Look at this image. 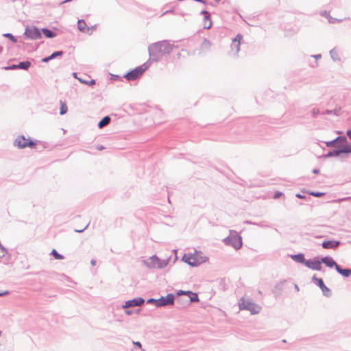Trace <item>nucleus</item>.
I'll use <instances>...</instances> for the list:
<instances>
[{
  "label": "nucleus",
  "instance_id": "obj_1",
  "mask_svg": "<svg viewBox=\"0 0 351 351\" xmlns=\"http://www.w3.org/2000/svg\"><path fill=\"white\" fill-rule=\"evenodd\" d=\"M182 259L188 265L195 267L206 263L208 258L202 252L195 251L194 253L185 254Z\"/></svg>",
  "mask_w": 351,
  "mask_h": 351
},
{
  "label": "nucleus",
  "instance_id": "obj_2",
  "mask_svg": "<svg viewBox=\"0 0 351 351\" xmlns=\"http://www.w3.org/2000/svg\"><path fill=\"white\" fill-rule=\"evenodd\" d=\"M238 305L240 310L249 311L252 315L258 314L261 309L259 305L254 303L250 298L245 296L239 300Z\"/></svg>",
  "mask_w": 351,
  "mask_h": 351
},
{
  "label": "nucleus",
  "instance_id": "obj_3",
  "mask_svg": "<svg viewBox=\"0 0 351 351\" xmlns=\"http://www.w3.org/2000/svg\"><path fill=\"white\" fill-rule=\"evenodd\" d=\"M145 264L149 268L161 269L165 267L167 263L160 260L157 256H153L145 261Z\"/></svg>",
  "mask_w": 351,
  "mask_h": 351
},
{
  "label": "nucleus",
  "instance_id": "obj_4",
  "mask_svg": "<svg viewBox=\"0 0 351 351\" xmlns=\"http://www.w3.org/2000/svg\"><path fill=\"white\" fill-rule=\"evenodd\" d=\"M146 67L144 66H141L139 67L135 68L134 70L128 72L124 75V77L126 78L128 81L135 80L139 78L143 73L145 71Z\"/></svg>",
  "mask_w": 351,
  "mask_h": 351
},
{
  "label": "nucleus",
  "instance_id": "obj_5",
  "mask_svg": "<svg viewBox=\"0 0 351 351\" xmlns=\"http://www.w3.org/2000/svg\"><path fill=\"white\" fill-rule=\"evenodd\" d=\"M175 295L173 293H168L166 296H162L158 298V308L173 306L174 304Z\"/></svg>",
  "mask_w": 351,
  "mask_h": 351
},
{
  "label": "nucleus",
  "instance_id": "obj_6",
  "mask_svg": "<svg viewBox=\"0 0 351 351\" xmlns=\"http://www.w3.org/2000/svg\"><path fill=\"white\" fill-rule=\"evenodd\" d=\"M15 143L19 148L32 147L36 145L31 139L25 138L24 136H19L15 140Z\"/></svg>",
  "mask_w": 351,
  "mask_h": 351
},
{
  "label": "nucleus",
  "instance_id": "obj_7",
  "mask_svg": "<svg viewBox=\"0 0 351 351\" xmlns=\"http://www.w3.org/2000/svg\"><path fill=\"white\" fill-rule=\"evenodd\" d=\"M335 146H338L339 144L342 145L341 152L351 153V145H350L345 138L339 137L334 141Z\"/></svg>",
  "mask_w": 351,
  "mask_h": 351
},
{
  "label": "nucleus",
  "instance_id": "obj_8",
  "mask_svg": "<svg viewBox=\"0 0 351 351\" xmlns=\"http://www.w3.org/2000/svg\"><path fill=\"white\" fill-rule=\"evenodd\" d=\"M145 302L144 299L142 298H136L130 300H128L123 305V308H128L130 307L139 306Z\"/></svg>",
  "mask_w": 351,
  "mask_h": 351
},
{
  "label": "nucleus",
  "instance_id": "obj_9",
  "mask_svg": "<svg viewBox=\"0 0 351 351\" xmlns=\"http://www.w3.org/2000/svg\"><path fill=\"white\" fill-rule=\"evenodd\" d=\"M243 38L242 35L237 34L236 37L232 40L231 43V50L234 53H238L240 50V45Z\"/></svg>",
  "mask_w": 351,
  "mask_h": 351
},
{
  "label": "nucleus",
  "instance_id": "obj_10",
  "mask_svg": "<svg viewBox=\"0 0 351 351\" xmlns=\"http://www.w3.org/2000/svg\"><path fill=\"white\" fill-rule=\"evenodd\" d=\"M25 34L32 39H38L41 37L39 29L35 27L26 29Z\"/></svg>",
  "mask_w": 351,
  "mask_h": 351
},
{
  "label": "nucleus",
  "instance_id": "obj_11",
  "mask_svg": "<svg viewBox=\"0 0 351 351\" xmlns=\"http://www.w3.org/2000/svg\"><path fill=\"white\" fill-rule=\"evenodd\" d=\"M78 29L82 32L91 34L93 30H95V27H88L84 20H79L77 22Z\"/></svg>",
  "mask_w": 351,
  "mask_h": 351
},
{
  "label": "nucleus",
  "instance_id": "obj_12",
  "mask_svg": "<svg viewBox=\"0 0 351 351\" xmlns=\"http://www.w3.org/2000/svg\"><path fill=\"white\" fill-rule=\"evenodd\" d=\"M305 265L315 270H320L322 268L321 262L319 261L318 260L306 261L305 262Z\"/></svg>",
  "mask_w": 351,
  "mask_h": 351
},
{
  "label": "nucleus",
  "instance_id": "obj_13",
  "mask_svg": "<svg viewBox=\"0 0 351 351\" xmlns=\"http://www.w3.org/2000/svg\"><path fill=\"white\" fill-rule=\"evenodd\" d=\"M177 294L178 295H182V294L188 295L190 302H198L199 301V298H198L197 295L196 293H193V292H191V291H179L177 293Z\"/></svg>",
  "mask_w": 351,
  "mask_h": 351
},
{
  "label": "nucleus",
  "instance_id": "obj_14",
  "mask_svg": "<svg viewBox=\"0 0 351 351\" xmlns=\"http://www.w3.org/2000/svg\"><path fill=\"white\" fill-rule=\"evenodd\" d=\"M202 14L204 15V27L206 29H210L212 26V21L210 18V15L207 11H202Z\"/></svg>",
  "mask_w": 351,
  "mask_h": 351
},
{
  "label": "nucleus",
  "instance_id": "obj_15",
  "mask_svg": "<svg viewBox=\"0 0 351 351\" xmlns=\"http://www.w3.org/2000/svg\"><path fill=\"white\" fill-rule=\"evenodd\" d=\"M339 245V241H327L322 243V247L325 249H332L336 248Z\"/></svg>",
  "mask_w": 351,
  "mask_h": 351
},
{
  "label": "nucleus",
  "instance_id": "obj_16",
  "mask_svg": "<svg viewBox=\"0 0 351 351\" xmlns=\"http://www.w3.org/2000/svg\"><path fill=\"white\" fill-rule=\"evenodd\" d=\"M322 263L326 264L328 267H332L338 265L331 258L325 257L322 259Z\"/></svg>",
  "mask_w": 351,
  "mask_h": 351
},
{
  "label": "nucleus",
  "instance_id": "obj_17",
  "mask_svg": "<svg viewBox=\"0 0 351 351\" xmlns=\"http://www.w3.org/2000/svg\"><path fill=\"white\" fill-rule=\"evenodd\" d=\"M336 269L339 273L342 274L343 276L348 277L351 274V270L349 269H341L339 265H336Z\"/></svg>",
  "mask_w": 351,
  "mask_h": 351
},
{
  "label": "nucleus",
  "instance_id": "obj_18",
  "mask_svg": "<svg viewBox=\"0 0 351 351\" xmlns=\"http://www.w3.org/2000/svg\"><path fill=\"white\" fill-rule=\"evenodd\" d=\"M110 119L109 117H104L98 123V127L99 128H102L103 127L107 125L110 123Z\"/></svg>",
  "mask_w": 351,
  "mask_h": 351
},
{
  "label": "nucleus",
  "instance_id": "obj_19",
  "mask_svg": "<svg viewBox=\"0 0 351 351\" xmlns=\"http://www.w3.org/2000/svg\"><path fill=\"white\" fill-rule=\"evenodd\" d=\"M233 241V245L236 249H239L242 245L241 237H234L232 239Z\"/></svg>",
  "mask_w": 351,
  "mask_h": 351
},
{
  "label": "nucleus",
  "instance_id": "obj_20",
  "mask_svg": "<svg viewBox=\"0 0 351 351\" xmlns=\"http://www.w3.org/2000/svg\"><path fill=\"white\" fill-rule=\"evenodd\" d=\"M211 45V43L209 40L204 39L202 43L201 49L203 51L208 50L210 48Z\"/></svg>",
  "mask_w": 351,
  "mask_h": 351
},
{
  "label": "nucleus",
  "instance_id": "obj_21",
  "mask_svg": "<svg viewBox=\"0 0 351 351\" xmlns=\"http://www.w3.org/2000/svg\"><path fill=\"white\" fill-rule=\"evenodd\" d=\"M293 258L300 263H302L305 264V262L306 261L304 258V256L303 254H298L293 256Z\"/></svg>",
  "mask_w": 351,
  "mask_h": 351
},
{
  "label": "nucleus",
  "instance_id": "obj_22",
  "mask_svg": "<svg viewBox=\"0 0 351 351\" xmlns=\"http://www.w3.org/2000/svg\"><path fill=\"white\" fill-rule=\"evenodd\" d=\"M31 63L28 61L20 62L18 64L19 69H27L30 66Z\"/></svg>",
  "mask_w": 351,
  "mask_h": 351
},
{
  "label": "nucleus",
  "instance_id": "obj_23",
  "mask_svg": "<svg viewBox=\"0 0 351 351\" xmlns=\"http://www.w3.org/2000/svg\"><path fill=\"white\" fill-rule=\"evenodd\" d=\"M43 32L44 35L47 38H53L55 36V34L48 29H43Z\"/></svg>",
  "mask_w": 351,
  "mask_h": 351
},
{
  "label": "nucleus",
  "instance_id": "obj_24",
  "mask_svg": "<svg viewBox=\"0 0 351 351\" xmlns=\"http://www.w3.org/2000/svg\"><path fill=\"white\" fill-rule=\"evenodd\" d=\"M51 254L53 256L54 258L57 260H62L64 258V256L59 253L56 250H52Z\"/></svg>",
  "mask_w": 351,
  "mask_h": 351
},
{
  "label": "nucleus",
  "instance_id": "obj_25",
  "mask_svg": "<svg viewBox=\"0 0 351 351\" xmlns=\"http://www.w3.org/2000/svg\"><path fill=\"white\" fill-rule=\"evenodd\" d=\"M319 287L322 289V291L324 295L329 296L330 295V291L328 287Z\"/></svg>",
  "mask_w": 351,
  "mask_h": 351
},
{
  "label": "nucleus",
  "instance_id": "obj_26",
  "mask_svg": "<svg viewBox=\"0 0 351 351\" xmlns=\"http://www.w3.org/2000/svg\"><path fill=\"white\" fill-rule=\"evenodd\" d=\"M60 104V114H64L67 112V106L64 102H61Z\"/></svg>",
  "mask_w": 351,
  "mask_h": 351
},
{
  "label": "nucleus",
  "instance_id": "obj_27",
  "mask_svg": "<svg viewBox=\"0 0 351 351\" xmlns=\"http://www.w3.org/2000/svg\"><path fill=\"white\" fill-rule=\"evenodd\" d=\"M78 80L82 82V83H84V84H86L87 85H89V86H93L94 84H95V81L94 80H92L90 81H84L80 78H78Z\"/></svg>",
  "mask_w": 351,
  "mask_h": 351
},
{
  "label": "nucleus",
  "instance_id": "obj_28",
  "mask_svg": "<svg viewBox=\"0 0 351 351\" xmlns=\"http://www.w3.org/2000/svg\"><path fill=\"white\" fill-rule=\"evenodd\" d=\"M158 299H154V298H149L147 300V304H154V305L157 307L158 306Z\"/></svg>",
  "mask_w": 351,
  "mask_h": 351
},
{
  "label": "nucleus",
  "instance_id": "obj_29",
  "mask_svg": "<svg viewBox=\"0 0 351 351\" xmlns=\"http://www.w3.org/2000/svg\"><path fill=\"white\" fill-rule=\"evenodd\" d=\"M4 36L6 38H8L13 43H16V41H17L16 39L11 34H9V33L5 34Z\"/></svg>",
  "mask_w": 351,
  "mask_h": 351
},
{
  "label": "nucleus",
  "instance_id": "obj_30",
  "mask_svg": "<svg viewBox=\"0 0 351 351\" xmlns=\"http://www.w3.org/2000/svg\"><path fill=\"white\" fill-rule=\"evenodd\" d=\"M6 254V251L3 247L0 248V258H3Z\"/></svg>",
  "mask_w": 351,
  "mask_h": 351
},
{
  "label": "nucleus",
  "instance_id": "obj_31",
  "mask_svg": "<svg viewBox=\"0 0 351 351\" xmlns=\"http://www.w3.org/2000/svg\"><path fill=\"white\" fill-rule=\"evenodd\" d=\"M62 54V51H56L51 55V58H54L58 56H61Z\"/></svg>",
  "mask_w": 351,
  "mask_h": 351
},
{
  "label": "nucleus",
  "instance_id": "obj_32",
  "mask_svg": "<svg viewBox=\"0 0 351 351\" xmlns=\"http://www.w3.org/2000/svg\"><path fill=\"white\" fill-rule=\"evenodd\" d=\"M310 194L315 197H321L324 195L323 193H314V192H311V193H310Z\"/></svg>",
  "mask_w": 351,
  "mask_h": 351
},
{
  "label": "nucleus",
  "instance_id": "obj_33",
  "mask_svg": "<svg viewBox=\"0 0 351 351\" xmlns=\"http://www.w3.org/2000/svg\"><path fill=\"white\" fill-rule=\"evenodd\" d=\"M51 59H52V58H51V56H49V57H47V58H43V59L42 60V61H43V62H47L48 61H49V60H51Z\"/></svg>",
  "mask_w": 351,
  "mask_h": 351
},
{
  "label": "nucleus",
  "instance_id": "obj_34",
  "mask_svg": "<svg viewBox=\"0 0 351 351\" xmlns=\"http://www.w3.org/2000/svg\"><path fill=\"white\" fill-rule=\"evenodd\" d=\"M281 195H282V193H280V192H276V193H275L274 196V198L277 199V198H278L279 197H280V196H281Z\"/></svg>",
  "mask_w": 351,
  "mask_h": 351
},
{
  "label": "nucleus",
  "instance_id": "obj_35",
  "mask_svg": "<svg viewBox=\"0 0 351 351\" xmlns=\"http://www.w3.org/2000/svg\"><path fill=\"white\" fill-rule=\"evenodd\" d=\"M159 49V46L158 45H154V47H152V52L155 51H158Z\"/></svg>",
  "mask_w": 351,
  "mask_h": 351
},
{
  "label": "nucleus",
  "instance_id": "obj_36",
  "mask_svg": "<svg viewBox=\"0 0 351 351\" xmlns=\"http://www.w3.org/2000/svg\"><path fill=\"white\" fill-rule=\"evenodd\" d=\"M9 293L8 291H0V296H3Z\"/></svg>",
  "mask_w": 351,
  "mask_h": 351
},
{
  "label": "nucleus",
  "instance_id": "obj_37",
  "mask_svg": "<svg viewBox=\"0 0 351 351\" xmlns=\"http://www.w3.org/2000/svg\"><path fill=\"white\" fill-rule=\"evenodd\" d=\"M86 227H87V224H85V225H84V226L82 228H81V229H77V230H76L77 232H82V231H83V230H84Z\"/></svg>",
  "mask_w": 351,
  "mask_h": 351
},
{
  "label": "nucleus",
  "instance_id": "obj_38",
  "mask_svg": "<svg viewBox=\"0 0 351 351\" xmlns=\"http://www.w3.org/2000/svg\"><path fill=\"white\" fill-rule=\"evenodd\" d=\"M133 343H134V344L135 346H137V347H138L139 348H141V343L140 342L136 341V342H133Z\"/></svg>",
  "mask_w": 351,
  "mask_h": 351
},
{
  "label": "nucleus",
  "instance_id": "obj_39",
  "mask_svg": "<svg viewBox=\"0 0 351 351\" xmlns=\"http://www.w3.org/2000/svg\"><path fill=\"white\" fill-rule=\"evenodd\" d=\"M16 68H19L18 65H12V66H10V67H5L6 69H16Z\"/></svg>",
  "mask_w": 351,
  "mask_h": 351
},
{
  "label": "nucleus",
  "instance_id": "obj_40",
  "mask_svg": "<svg viewBox=\"0 0 351 351\" xmlns=\"http://www.w3.org/2000/svg\"><path fill=\"white\" fill-rule=\"evenodd\" d=\"M347 135L348 136V137L350 138L351 140V130H348L347 132Z\"/></svg>",
  "mask_w": 351,
  "mask_h": 351
},
{
  "label": "nucleus",
  "instance_id": "obj_41",
  "mask_svg": "<svg viewBox=\"0 0 351 351\" xmlns=\"http://www.w3.org/2000/svg\"><path fill=\"white\" fill-rule=\"evenodd\" d=\"M319 285H324L323 282L321 279L317 280Z\"/></svg>",
  "mask_w": 351,
  "mask_h": 351
},
{
  "label": "nucleus",
  "instance_id": "obj_42",
  "mask_svg": "<svg viewBox=\"0 0 351 351\" xmlns=\"http://www.w3.org/2000/svg\"><path fill=\"white\" fill-rule=\"evenodd\" d=\"M312 112L314 114H316L319 112L318 110L317 109H313Z\"/></svg>",
  "mask_w": 351,
  "mask_h": 351
},
{
  "label": "nucleus",
  "instance_id": "obj_43",
  "mask_svg": "<svg viewBox=\"0 0 351 351\" xmlns=\"http://www.w3.org/2000/svg\"><path fill=\"white\" fill-rule=\"evenodd\" d=\"M91 265L95 266L96 265V261L95 260H92L91 261Z\"/></svg>",
  "mask_w": 351,
  "mask_h": 351
},
{
  "label": "nucleus",
  "instance_id": "obj_44",
  "mask_svg": "<svg viewBox=\"0 0 351 351\" xmlns=\"http://www.w3.org/2000/svg\"><path fill=\"white\" fill-rule=\"evenodd\" d=\"M125 313L128 315H131L132 312L130 311H125Z\"/></svg>",
  "mask_w": 351,
  "mask_h": 351
},
{
  "label": "nucleus",
  "instance_id": "obj_45",
  "mask_svg": "<svg viewBox=\"0 0 351 351\" xmlns=\"http://www.w3.org/2000/svg\"><path fill=\"white\" fill-rule=\"evenodd\" d=\"M296 196L299 198H303V197L300 194L296 195Z\"/></svg>",
  "mask_w": 351,
  "mask_h": 351
},
{
  "label": "nucleus",
  "instance_id": "obj_46",
  "mask_svg": "<svg viewBox=\"0 0 351 351\" xmlns=\"http://www.w3.org/2000/svg\"><path fill=\"white\" fill-rule=\"evenodd\" d=\"M71 1V0H65V1H64L62 3H67V2H69V1Z\"/></svg>",
  "mask_w": 351,
  "mask_h": 351
},
{
  "label": "nucleus",
  "instance_id": "obj_47",
  "mask_svg": "<svg viewBox=\"0 0 351 351\" xmlns=\"http://www.w3.org/2000/svg\"><path fill=\"white\" fill-rule=\"evenodd\" d=\"M295 289H296V291H299V287L298 286H296L295 287Z\"/></svg>",
  "mask_w": 351,
  "mask_h": 351
},
{
  "label": "nucleus",
  "instance_id": "obj_48",
  "mask_svg": "<svg viewBox=\"0 0 351 351\" xmlns=\"http://www.w3.org/2000/svg\"><path fill=\"white\" fill-rule=\"evenodd\" d=\"M313 172H314V173H318V171H317V170H314V171H313Z\"/></svg>",
  "mask_w": 351,
  "mask_h": 351
},
{
  "label": "nucleus",
  "instance_id": "obj_49",
  "mask_svg": "<svg viewBox=\"0 0 351 351\" xmlns=\"http://www.w3.org/2000/svg\"><path fill=\"white\" fill-rule=\"evenodd\" d=\"M73 75H74V77H77V76H76V73H74Z\"/></svg>",
  "mask_w": 351,
  "mask_h": 351
},
{
  "label": "nucleus",
  "instance_id": "obj_50",
  "mask_svg": "<svg viewBox=\"0 0 351 351\" xmlns=\"http://www.w3.org/2000/svg\"><path fill=\"white\" fill-rule=\"evenodd\" d=\"M142 351H145V350H142Z\"/></svg>",
  "mask_w": 351,
  "mask_h": 351
}]
</instances>
